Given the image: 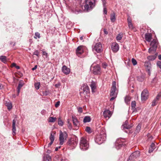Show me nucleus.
<instances>
[{
	"label": "nucleus",
	"mask_w": 161,
	"mask_h": 161,
	"mask_svg": "<svg viewBox=\"0 0 161 161\" xmlns=\"http://www.w3.org/2000/svg\"><path fill=\"white\" fill-rule=\"evenodd\" d=\"M16 120L15 119H14L12 121V134L13 135H15L16 134Z\"/></svg>",
	"instance_id": "a211bd4d"
},
{
	"label": "nucleus",
	"mask_w": 161,
	"mask_h": 161,
	"mask_svg": "<svg viewBox=\"0 0 161 161\" xmlns=\"http://www.w3.org/2000/svg\"><path fill=\"white\" fill-rule=\"evenodd\" d=\"M129 28L130 29H133V25L132 22L129 23H128Z\"/></svg>",
	"instance_id": "3c124183"
},
{
	"label": "nucleus",
	"mask_w": 161,
	"mask_h": 161,
	"mask_svg": "<svg viewBox=\"0 0 161 161\" xmlns=\"http://www.w3.org/2000/svg\"><path fill=\"white\" fill-rule=\"evenodd\" d=\"M6 106L7 107V108L8 110H10L12 108V103L11 102H6L5 103Z\"/></svg>",
	"instance_id": "cd10ccee"
},
{
	"label": "nucleus",
	"mask_w": 161,
	"mask_h": 161,
	"mask_svg": "<svg viewBox=\"0 0 161 161\" xmlns=\"http://www.w3.org/2000/svg\"><path fill=\"white\" fill-rule=\"evenodd\" d=\"M157 65L158 67L161 69V62L160 61H157Z\"/></svg>",
	"instance_id": "8fccbe9b"
},
{
	"label": "nucleus",
	"mask_w": 161,
	"mask_h": 161,
	"mask_svg": "<svg viewBox=\"0 0 161 161\" xmlns=\"http://www.w3.org/2000/svg\"><path fill=\"white\" fill-rule=\"evenodd\" d=\"M112 97L110 98V101H112L113 100H114V99H115L116 97H117V96L116 95H114V96H112Z\"/></svg>",
	"instance_id": "4d7b16f0"
},
{
	"label": "nucleus",
	"mask_w": 161,
	"mask_h": 161,
	"mask_svg": "<svg viewBox=\"0 0 161 161\" xmlns=\"http://www.w3.org/2000/svg\"><path fill=\"white\" fill-rule=\"evenodd\" d=\"M41 113L42 115H44L46 113V111L45 110H43L41 111Z\"/></svg>",
	"instance_id": "680f3d73"
},
{
	"label": "nucleus",
	"mask_w": 161,
	"mask_h": 161,
	"mask_svg": "<svg viewBox=\"0 0 161 161\" xmlns=\"http://www.w3.org/2000/svg\"><path fill=\"white\" fill-rule=\"evenodd\" d=\"M116 88H115V87H112L111 91L110 92V96H113L114 95L117 96V94L115 92V91Z\"/></svg>",
	"instance_id": "393cba45"
},
{
	"label": "nucleus",
	"mask_w": 161,
	"mask_h": 161,
	"mask_svg": "<svg viewBox=\"0 0 161 161\" xmlns=\"http://www.w3.org/2000/svg\"><path fill=\"white\" fill-rule=\"evenodd\" d=\"M103 115L105 118H109L111 116V112L108 109H105L103 112Z\"/></svg>",
	"instance_id": "dca6fc26"
},
{
	"label": "nucleus",
	"mask_w": 161,
	"mask_h": 161,
	"mask_svg": "<svg viewBox=\"0 0 161 161\" xmlns=\"http://www.w3.org/2000/svg\"><path fill=\"white\" fill-rule=\"evenodd\" d=\"M102 1L103 2V6H106L105 5L106 4V2L105 0H102Z\"/></svg>",
	"instance_id": "69168bd1"
},
{
	"label": "nucleus",
	"mask_w": 161,
	"mask_h": 161,
	"mask_svg": "<svg viewBox=\"0 0 161 161\" xmlns=\"http://www.w3.org/2000/svg\"><path fill=\"white\" fill-rule=\"evenodd\" d=\"M130 100V98L129 96H127L125 97V102L127 104H128L129 103V102Z\"/></svg>",
	"instance_id": "473e14b6"
},
{
	"label": "nucleus",
	"mask_w": 161,
	"mask_h": 161,
	"mask_svg": "<svg viewBox=\"0 0 161 161\" xmlns=\"http://www.w3.org/2000/svg\"><path fill=\"white\" fill-rule=\"evenodd\" d=\"M148 96V92L147 90L145 89L143 90L141 94V99L142 100H146Z\"/></svg>",
	"instance_id": "f8f14e48"
},
{
	"label": "nucleus",
	"mask_w": 161,
	"mask_h": 161,
	"mask_svg": "<svg viewBox=\"0 0 161 161\" xmlns=\"http://www.w3.org/2000/svg\"><path fill=\"white\" fill-rule=\"evenodd\" d=\"M61 85V83L60 82L58 83L57 84H56L55 85V87L57 88H58Z\"/></svg>",
	"instance_id": "bf43d9fd"
},
{
	"label": "nucleus",
	"mask_w": 161,
	"mask_h": 161,
	"mask_svg": "<svg viewBox=\"0 0 161 161\" xmlns=\"http://www.w3.org/2000/svg\"><path fill=\"white\" fill-rule=\"evenodd\" d=\"M53 132H52L51 133L50 136L49 137V139L51 141L53 142L54 140V135L55 134L54 133H53Z\"/></svg>",
	"instance_id": "72a5a7b5"
},
{
	"label": "nucleus",
	"mask_w": 161,
	"mask_h": 161,
	"mask_svg": "<svg viewBox=\"0 0 161 161\" xmlns=\"http://www.w3.org/2000/svg\"><path fill=\"white\" fill-rule=\"evenodd\" d=\"M56 119V117H50L49 118L48 121L49 122H54Z\"/></svg>",
	"instance_id": "2f4dec72"
},
{
	"label": "nucleus",
	"mask_w": 161,
	"mask_h": 161,
	"mask_svg": "<svg viewBox=\"0 0 161 161\" xmlns=\"http://www.w3.org/2000/svg\"><path fill=\"white\" fill-rule=\"evenodd\" d=\"M60 102L59 101H58L55 104V106L56 108L58 107L60 105Z\"/></svg>",
	"instance_id": "5fc2aeb1"
},
{
	"label": "nucleus",
	"mask_w": 161,
	"mask_h": 161,
	"mask_svg": "<svg viewBox=\"0 0 161 161\" xmlns=\"http://www.w3.org/2000/svg\"><path fill=\"white\" fill-rule=\"evenodd\" d=\"M122 34H118L116 37V39L118 41L120 40L122 38Z\"/></svg>",
	"instance_id": "58836bf2"
},
{
	"label": "nucleus",
	"mask_w": 161,
	"mask_h": 161,
	"mask_svg": "<svg viewBox=\"0 0 161 161\" xmlns=\"http://www.w3.org/2000/svg\"><path fill=\"white\" fill-rule=\"evenodd\" d=\"M103 13L104 14H107V10L106 6H103Z\"/></svg>",
	"instance_id": "09e8293b"
},
{
	"label": "nucleus",
	"mask_w": 161,
	"mask_h": 161,
	"mask_svg": "<svg viewBox=\"0 0 161 161\" xmlns=\"http://www.w3.org/2000/svg\"><path fill=\"white\" fill-rule=\"evenodd\" d=\"M125 139L122 138L118 139L115 142V147L117 149H120L121 147L124 146L125 144L124 143Z\"/></svg>",
	"instance_id": "6e6552de"
},
{
	"label": "nucleus",
	"mask_w": 161,
	"mask_h": 161,
	"mask_svg": "<svg viewBox=\"0 0 161 161\" xmlns=\"http://www.w3.org/2000/svg\"><path fill=\"white\" fill-rule=\"evenodd\" d=\"M91 69L92 70L93 73L95 75H99L101 73V68L98 64L94 65V64H92L91 66Z\"/></svg>",
	"instance_id": "39448f33"
},
{
	"label": "nucleus",
	"mask_w": 161,
	"mask_h": 161,
	"mask_svg": "<svg viewBox=\"0 0 161 161\" xmlns=\"http://www.w3.org/2000/svg\"><path fill=\"white\" fill-rule=\"evenodd\" d=\"M78 111L79 113H82L83 112L82 108L81 107H79L78 108Z\"/></svg>",
	"instance_id": "603ef678"
},
{
	"label": "nucleus",
	"mask_w": 161,
	"mask_h": 161,
	"mask_svg": "<svg viewBox=\"0 0 161 161\" xmlns=\"http://www.w3.org/2000/svg\"><path fill=\"white\" fill-rule=\"evenodd\" d=\"M157 101V100L156 99H154L152 102V106H154L156 105Z\"/></svg>",
	"instance_id": "49530a36"
},
{
	"label": "nucleus",
	"mask_w": 161,
	"mask_h": 161,
	"mask_svg": "<svg viewBox=\"0 0 161 161\" xmlns=\"http://www.w3.org/2000/svg\"><path fill=\"white\" fill-rule=\"evenodd\" d=\"M42 93L43 95L47 96L50 94V92L48 91H43Z\"/></svg>",
	"instance_id": "37998d69"
},
{
	"label": "nucleus",
	"mask_w": 161,
	"mask_h": 161,
	"mask_svg": "<svg viewBox=\"0 0 161 161\" xmlns=\"http://www.w3.org/2000/svg\"><path fill=\"white\" fill-rule=\"evenodd\" d=\"M131 61L134 65H135L137 64V62L134 58H132L131 60Z\"/></svg>",
	"instance_id": "a18cd8bd"
},
{
	"label": "nucleus",
	"mask_w": 161,
	"mask_h": 161,
	"mask_svg": "<svg viewBox=\"0 0 161 161\" xmlns=\"http://www.w3.org/2000/svg\"><path fill=\"white\" fill-rule=\"evenodd\" d=\"M144 66L149 75L151 74L152 70V65L150 62L149 61H146L144 62Z\"/></svg>",
	"instance_id": "9d476101"
},
{
	"label": "nucleus",
	"mask_w": 161,
	"mask_h": 161,
	"mask_svg": "<svg viewBox=\"0 0 161 161\" xmlns=\"http://www.w3.org/2000/svg\"><path fill=\"white\" fill-rule=\"evenodd\" d=\"M158 43L156 40L153 39L151 42L150 46V47L148 50V52L150 53H155L157 47Z\"/></svg>",
	"instance_id": "20e7f679"
},
{
	"label": "nucleus",
	"mask_w": 161,
	"mask_h": 161,
	"mask_svg": "<svg viewBox=\"0 0 161 161\" xmlns=\"http://www.w3.org/2000/svg\"><path fill=\"white\" fill-rule=\"evenodd\" d=\"M42 53L43 55H45L46 56V57H47L48 54L47 53H46L45 51H43L42 52Z\"/></svg>",
	"instance_id": "e2e57ef3"
},
{
	"label": "nucleus",
	"mask_w": 161,
	"mask_h": 161,
	"mask_svg": "<svg viewBox=\"0 0 161 161\" xmlns=\"http://www.w3.org/2000/svg\"><path fill=\"white\" fill-rule=\"evenodd\" d=\"M83 50L82 49V46H79L77 47L76 50V55L79 57H80L81 54L83 53Z\"/></svg>",
	"instance_id": "2eb2a0df"
},
{
	"label": "nucleus",
	"mask_w": 161,
	"mask_h": 161,
	"mask_svg": "<svg viewBox=\"0 0 161 161\" xmlns=\"http://www.w3.org/2000/svg\"><path fill=\"white\" fill-rule=\"evenodd\" d=\"M155 144L153 143H152L150 146L148 152L149 153H152L155 148Z\"/></svg>",
	"instance_id": "c756f323"
},
{
	"label": "nucleus",
	"mask_w": 161,
	"mask_h": 161,
	"mask_svg": "<svg viewBox=\"0 0 161 161\" xmlns=\"http://www.w3.org/2000/svg\"><path fill=\"white\" fill-rule=\"evenodd\" d=\"M10 45H12L13 46H14L15 45V42H10Z\"/></svg>",
	"instance_id": "338daca9"
},
{
	"label": "nucleus",
	"mask_w": 161,
	"mask_h": 161,
	"mask_svg": "<svg viewBox=\"0 0 161 161\" xmlns=\"http://www.w3.org/2000/svg\"><path fill=\"white\" fill-rule=\"evenodd\" d=\"M72 118L74 125L76 127H78L80 125L79 121L78 120L76 117L75 116H72Z\"/></svg>",
	"instance_id": "f3484780"
},
{
	"label": "nucleus",
	"mask_w": 161,
	"mask_h": 161,
	"mask_svg": "<svg viewBox=\"0 0 161 161\" xmlns=\"http://www.w3.org/2000/svg\"><path fill=\"white\" fill-rule=\"evenodd\" d=\"M59 158L60 161H68V160L66 158H62L60 157H59Z\"/></svg>",
	"instance_id": "052dcab7"
},
{
	"label": "nucleus",
	"mask_w": 161,
	"mask_h": 161,
	"mask_svg": "<svg viewBox=\"0 0 161 161\" xmlns=\"http://www.w3.org/2000/svg\"><path fill=\"white\" fill-rule=\"evenodd\" d=\"M141 126L139 125L136 127V132L138 133L141 129Z\"/></svg>",
	"instance_id": "79ce46f5"
},
{
	"label": "nucleus",
	"mask_w": 161,
	"mask_h": 161,
	"mask_svg": "<svg viewBox=\"0 0 161 161\" xmlns=\"http://www.w3.org/2000/svg\"><path fill=\"white\" fill-rule=\"evenodd\" d=\"M88 143L86 139L84 137H81L80 142V149L83 151H85L88 149Z\"/></svg>",
	"instance_id": "7ed1b4c3"
},
{
	"label": "nucleus",
	"mask_w": 161,
	"mask_h": 161,
	"mask_svg": "<svg viewBox=\"0 0 161 161\" xmlns=\"http://www.w3.org/2000/svg\"><path fill=\"white\" fill-rule=\"evenodd\" d=\"M68 134L65 131L62 132L61 131H60L59 134V144L61 145H62L64 142V139H66L67 137Z\"/></svg>",
	"instance_id": "0eeeda50"
},
{
	"label": "nucleus",
	"mask_w": 161,
	"mask_h": 161,
	"mask_svg": "<svg viewBox=\"0 0 161 161\" xmlns=\"http://www.w3.org/2000/svg\"><path fill=\"white\" fill-rule=\"evenodd\" d=\"M157 55V53H156L154 55L149 56L147 58L149 61L154 60L156 58Z\"/></svg>",
	"instance_id": "b1692460"
},
{
	"label": "nucleus",
	"mask_w": 161,
	"mask_h": 161,
	"mask_svg": "<svg viewBox=\"0 0 161 161\" xmlns=\"http://www.w3.org/2000/svg\"><path fill=\"white\" fill-rule=\"evenodd\" d=\"M110 20L111 22H114L115 20V14L114 13L111 14H110Z\"/></svg>",
	"instance_id": "c85d7f7f"
},
{
	"label": "nucleus",
	"mask_w": 161,
	"mask_h": 161,
	"mask_svg": "<svg viewBox=\"0 0 161 161\" xmlns=\"http://www.w3.org/2000/svg\"><path fill=\"white\" fill-rule=\"evenodd\" d=\"M102 66L103 68L106 69L108 66V64L104 62L102 64Z\"/></svg>",
	"instance_id": "de8ad7c7"
},
{
	"label": "nucleus",
	"mask_w": 161,
	"mask_h": 161,
	"mask_svg": "<svg viewBox=\"0 0 161 161\" xmlns=\"http://www.w3.org/2000/svg\"><path fill=\"white\" fill-rule=\"evenodd\" d=\"M34 37L36 39L37 38H40V33L38 32H36L35 33V36Z\"/></svg>",
	"instance_id": "e433bc0d"
},
{
	"label": "nucleus",
	"mask_w": 161,
	"mask_h": 161,
	"mask_svg": "<svg viewBox=\"0 0 161 161\" xmlns=\"http://www.w3.org/2000/svg\"><path fill=\"white\" fill-rule=\"evenodd\" d=\"M35 88L36 90H38L39 88L40 83H36L34 84Z\"/></svg>",
	"instance_id": "ea45409f"
},
{
	"label": "nucleus",
	"mask_w": 161,
	"mask_h": 161,
	"mask_svg": "<svg viewBox=\"0 0 161 161\" xmlns=\"http://www.w3.org/2000/svg\"><path fill=\"white\" fill-rule=\"evenodd\" d=\"M115 87V88H116V82L115 81H114L113 82L112 84V87Z\"/></svg>",
	"instance_id": "13d9d810"
},
{
	"label": "nucleus",
	"mask_w": 161,
	"mask_h": 161,
	"mask_svg": "<svg viewBox=\"0 0 161 161\" xmlns=\"http://www.w3.org/2000/svg\"><path fill=\"white\" fill-rule=\"evenodd\" d=\"M145 39L148 42H150L152 39V35L150 33H147L145 35Z\"/></svg>",
	"instance_id": "4be33fe9"
},
{
	"label": "nucleus",
	"mask_w": 161,
	"mask_h": 161,
	"mask_svg": "<svg viewBox=\"0 0 161 161\" xmlns=\"http://www.w3.org/2000/svg\"><path fill=\"white\" fill-rule=\"evenodd\" d=\"M106 139V135L104 130H102L99 134L97 135L95 139V142L98 144L103 143Z\"/></svg>",
	"instance_id": "f257e3e1"
},
{
	"label": "nucleus",
	"mask_w": 161,
	"mask_h": 161,
	"mask_svg": "<svg viewBox=\"0 0 161 161\" xmlns=\"http://www.w3.org/2000/svg\"><path fill=\"white\" fill-rule=\"evenodd\" d=\"M23 85V83L22 82H19L17 88L20 89Z\"/></svg>",
	"instance_id": "c03bdc74"
},
{
	"label": "nucleus",
	"mask_w": 161,
	"mask_h": 161,
	"mask_svg": "<svg viewBox=\"0 0 161 161\" xmlns=\"http://www.w3.org/2000/svg\"><path fill=\"white\" fill-rule=\"evenodd\" d=\"M140 155V151H136L132 153L129 157L128 161H134Z\"/></svg>",
	"instance_id": "1a4fd4ad"
},
{
	"label": "nucleus",
	"mask_w": 161,
	"mask_h": 161,
	"mask_svg": "<svg viewBox=\"0 0 161 161\" xmlns=\"http://www.w3.org/2000/svg\"><path fill=\"white\" fill-rule=\"evenodd\" d=\"M111 48L112 50L114 52H117L119 50V45L116 42L112 43Z\"/></svg>",
	"instance_id": "4468645a"
},
{
	"label": "nucleus",
	"mask_w": 161,
	"mask_h": 161,
	"mask_svg": "<svg viewBox=\"0 0 161 161\" xmlns=\"http://www.w3.org/2000/svg\"><path fill=\"white\" fill-rule=\"evenodd\" d=\"M131 109L132 110V112H137V109L135 107L136 106V102L135 101H133L131 102Z\"/></svg>",
	"instance_id": "aec40b11"
},
{
	"label": "nucleus",
	"mask_w": 161,
	"mask_h": 161,
	"mask_svg": "<svg viewBox=\"0 0 161 161\" xmlns=\"http://www.w3.org/2000/svg\"><path fill=\"white\" fill-rule=\"evenodd\" d=\"M90 86L92 92H96V83L94 81H92L91 84Z\"/></svg>",
	"instance_id": "412c9836"
},
{
	"label": "nucleus",
	"mask_w": 161,
	"mask_h": 161,
	"mask_svg": "<svg viewBox=\"0 0 161 161\" xmlns=\"http://www.w3.org/2000/svg\"><path fill=\"white\" fill-rule=\"evenodd\" d=\"M33 55H36L37 57L39 56V52L38 51V50H36L33 53Z\"/></svg>",
	"instance_id": "a19ab883"
},
{
	"label": "nucleus",
	"mask_w": 161,
	"mask_h": 161,
	"mask_svg": "<svg viewBox=\"0 0 161 161\" xmlns=\"http://www.w3.org/2000/svg\"><path fill=\"white\" fill-rule=\"evenodd\" d=\"M91 120V118L89 116H85L83 119V122L84 123L89 122Z\"/></svg>",
	"instance_id": "bb28decb"
},
{
	"label": "nucleus",
	"mask_w": 161,
	"mask_h": 161,
	"mask_svg": "<svg viewBox=\"0 0 161 161\" xmlns=\"http://www.w3.org/2000/svg\"><path fill=\"white\" fill-rule=\"evenodd\" d=\"M58 125L61 126H62L63 125V122L60 118H59L58 119Z\"/></svg>",
	"instance_id": "4c0bfd02"
},
{
	"label": "nucleus",
	"mask_w": 161,
	"mask_h": 161,
	"mask_svg": "<svg viewBox=\"0 0 161 161\" xmlns=\"http://www.w3.org/2000/svg\"><path fill=\"white\" fill-rule=\"evenodd\" d=\"M95 0H85L84 10L89 12L92 10L95 7Z\"/></svg>",
	"instance_id": "f03ea898"
},
{
	"label": "nucleus",
	"mask_w": 161,
	"mask_h": 161,
	"mask_svg": "<svg viewBox=\"0 0 161 161\" xmlns=\"http://www.w3.org/2000/svg\"><path fill=\"white\" fill-rule=\"evenodd\" d=\"M67 126H68V128L70 130H71L72 129V124L71 123H69V124H67Z\"/></svg>",
	"instance_id": "864d4df0"
},
{
	"label": "nucleus",
	"mask_w": 161,
	"mask_h": 161,
	"mask_svg": "<svg viewBox=\"0 0 161 161\" xmlns=\"http://www.w3.org/2000/svg\"><path fill=\"white\" fill-rule=\"evenodd\" d=\"M78 140V138L76 137L71 138L68 140L67 144L73 148H75L77 144Z\"/></svg>",
	"instance_id": "423d86ee"
},
{
	"label": "nucleus",
	"mask_w": 161,
	"mask_h": 161,
	"mask_svg": "<svg viewBox=\"0 0 161 161\" xmlns=\"http://www.w3.org/2000/svg\"><path fill=\"white\" fill-rule=\"evenodd\" d=\"M43 161H51V157L47 154H44L43 156Z\"/></svg>",
	"instance_id": "5701e85b"
},
{
	"label": "nucleus",
	"mask_w": 161,
	"mask_h": 161,
	"mask_svg": "<svg viewBox=\"0 0 161 161\" xmlns=\"http://www.w3.org/2000/svg\"><path fill=\"white\" fill-rule=\"evenodd\" d=\"M160 97H161V94H159L156 96L155 99H156L157 100H158Z\"/></svg>",
	"instance_id": "6e6d98bb"
},
{
	"label": "nucleus",
	"mask_w": 161,
	"mask_h": 161,
	"mask_svg": "<svg viewBox=\"0 0 161 161\" xmlns=\"http://www.w3.org/2000/svg\"><path fill=\"white\" fill-rule=\"evenodd\" d=\"M133 125L132 124H129L128 120H126L121 126V128L124 130L129 129L132 127Z\"/></svg>",
	"instance_id": "ddd939ff"
},
{
	"label": "nucleus",
	"mask_w": 161,
	"mask_h": 161,
	"mask_svg": "<svg viewBox=\"0 0 161 161\" xmlns=\"http://www.w3.org/2000/svg\"><path fill=\"white\" fill-rule=\"evenodd\" d=\"M82 88L84 92H89V88L87 84H84L82 86Z\"/></svg>",
	"instance_id": "a878e982"
},
{
	"label": "nucleus",
	"mask_w": 161,
	"mask_h": 161,
	"mask_svg": "<svg viewBox=\"0 0 161 161\" xmlns=\"http://www.w3.org/2000/svg\"><path fill=\"white\" fill-rule=\"evenodd\" d=\"M93 51H95L97 53H100L102 51V45L101 43H97L94 47H92Z\"/></svg>",
	"instance_id": "9b49d317"
},
{
	"label": "nucleus",
	"mask_w": 161,
	"mask_h": 161,
	"mask_svg": "<svg viewBox=\"0 0 161 161\" xmlns=\"http://www.w3.org/2000/svg\"><path fill=\"white\" fill-rule=\"evenodd\" d=\"M0 60L3 62L5 63L7 62V57L4 56H0Z\"/></svg>",
	"instance_id": "7c9ffc66"
},
{
	"label": "nucleus",
	"mask_w": 161,
	"mask_h": 161,
	"mask_svg": "<svg viewBox=\"0 0 161 161\" xmlns=\"http://www.w3.org/2000/svg\"><path fill=\"white\" fill-rule=\"evenodd\" d=\"M103 31H104V34H105L106 35H107L108 34V32L106 31V29H104Z\"/></svg>",
	"instance_id": "774afa93"
},
{
	"label": "nucleus",
	"mask_w": 161,
	"mask_h": 161,
	"mask_svg": "<svg viewBox=\"0 0 161 161\" xmlns=\"http://www.w3.org/2000/svg\"><path fill=\"white\" fill-rule=\"evenodd\" d=\"M144 77L142 75H140L137 77V80L139 81L142 82L144 80Z\"/></svg>",
	"instance_id": "f704fd0d"
},
{
	"label": "nucleus",
	"mask_w": 161,
	"mask_h": 161,
	"mask_svg": "<svg viewBox=\"0 0 161 161\" xmlns=\"http://www.w3.org/2000/svg\"><path fill=\"white\" fill-rule=\"evenodd\" d=\"M85 130L88 133H91L92 132L91 128L88 126L86 127Z\"/></svg>",
	"instance_id": "c9c22d12"
},
{
	"label": "nucleus",
	"mask_w": 161,
	"mask_h": 161,
	"mask_svg": "<svg viewBox=\"0 0 161 161\" xmlns=\"http://www.w3.org/2000/svg\"><path fill=\"white\" fill-rule=\"evenodd\" d=\"M62 71L66 75L69 74L70 72V69L65 65H64L62 67Z\"/></svg>",
	"instance_id": "6ab92c4d"
},
{
	"label": "nucleus",
	"mask_w": 161,
	"mask_h": 161,
	"mask_svg": "<svg viewBox=\"0 0 161 161\" xmlns=\"http://www.w3.org/2000/svg\"><path fill=\"white\" fill-rule=\"evenodd\" d=\"M128 22V23H129L131 22V19L130 18V16H129L127 19Z\"/></svg>",
	"instance_id": "0e129e2a"
}]
</instances>
